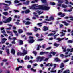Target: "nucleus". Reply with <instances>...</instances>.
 <instances>
[{
	"label": "nucleus",
	"instance_id": "1",
	"mask_svg": "<svg viewBox=\"0 0 73 73\" xmlns=\"http://www.w3.org/2000/svg\"><path fill=\"white\" fill-rule=\"evenodd\" d=\"M30 9H37L39 10L40 9H42L43 10H46L48 11L50 8V7L46 5H39L37 6V4H36L32 5V6L29 7Z\"/></svg>",
	"mask_w": 73,
	"mask_h": 73
},
{
	"label": "nucleus",
	"instance_id": "2",
	"mask_svg": "<svg viewBox=\"0 0 73 73\" xmlns=\"http://www.w3.org/2000/svg\"><path fill=\"white\" fill-rule=\"evenodd\" d=\"M73 48H72L71 49H67V50H66L65 49H64L63 50V52H66L65 53V54H68V53H69V52H73Z\"/></svg>",
	"mask_w": 73,
	"mask_h": 73
},
{
	"label": "nucleus",
	"instance_id": "3",
	"mask_svg": "<svg viewBox=\"0 0 73 73\" xmlns=\"http://www.w3.org/2000/svg\"><path fill=\"white\" fill-rule=\"evenodd\" d=\"M44 58H45L44 57H38L36 58V61L38 62L39 60L40 62H41V61Z\"/></svg>",
	"mask_w": 73,
	"mask_h": 73
},
{
	"label": "nucleus",
	"instance_id": "4",
	"mask_svg": "<svg viewBox=\"0 0 73 73\" xmlns=\"http://www.w3.org/2000/svg\"><path fill=\"white\" fill-rule=\"evenodd\" d=\"M30 41L29 43H33L35 42V40H33V37L32 36H30L29 37Z\"/></svg>",
	"mask_w": 73,
	"mask_h": 73
},
{
	"label": "nucleus",
	"instance_id": "5",
	"mask_svg": "<svg viewBox=\"0 0 73 73\" xmlns=\"http://www.w3.org/2000/svg\"><path fill=\"white\" fill-rule=\"evenodd\" d=\"M53 65L54 66V68H52L51 70V72H52V73H55V72H56V70H55V71H53V70L54 69V68H56L57 64H53Z\"/></svg>",
	"mask_w": 73,
	"mask_h": 73
},
{
	"label": "nucleus",
	"instance_id": "6",
	"mask_svg": "<svg viewBox=\"0 0 73 73\" xmlns=\"http://www.w3.org/2000/svg\"><path fill=\"white\" fill-rule=\"evenodd\" d=\"M11 20H12V18L11 17H10L7 19V20L3 21V22L4 23H8V22H10V21H11Z\"/></svg>",
	"mask_w": 73,
	"mask_h": 73
},
{
	"label": "nucleus",
	"instance_id": "7",
	"mask_svg": "<svg viewBox=\"0 0 73 73\" xmlns=\"http://www.w3.org/2000/svg\"><path fill=\"white\" fill-rule=\"evenodd\" d=\"M23 53H22V56H24L25 55H26L27 54V50H23Z\"/></svg>",
	"mask_w": 73,
	"mask_h": 73
},
{
	"label": "nucleus",
	"instance_id": "8",
	"mask_svg": "<svg viewBox=\"0 0 73 73\" xmlns=\"http://www.w3.org/2000/svg\"><path fill=\"white\" fill-rule=\"evenodd\" d=\"M1 42H0V44H4L5 42V41L7 40L5 38H3L1 39Z\"/></svg>",
	"mask_w": 73,
	"mask_h": 73
},
{
	"label": "nucleus",
	"instance_id": "9",
	"mask_svg": "<svg viewBox=\"0 0 73 73\" xmlns=\"http://www.w3.org/2000/svg\"><path fill=\"white\" fill-rule=\"evenodd\" d=\"M62 32H60V33H62V34L61 35V36L62 37V36H64L65 35V33H63V32H66V30H62Z\"/></svg>",
	"mask_w": 73,
	"mask_h": 73
},
{
	"label": "nucleus",
	"instance_id": "10",
	"mask_svg": "<svg viewBox=\"0 0 73 73\" xmlns=\"http://www.w3.org/2000/svg\"><path fill=\"white\" fill-rule=\"evenodd\" d=\"M64 39H65V40H67L68 39V38H66V39L65 38H62V39H61L60 38H57L56 39V40H58V41H61L62 40H63Z\"/></svg>",
	"mask_w": 73,
	"mask_h": 73
},
{
	"label": "nucleus",
	"instance_id": "11",
	"mask_svg": "<svg viewBox=\"0 0 73 73\" xmlns=\"http://www.w3.org/2000/svg\"><path fill=\"white\" fill-rule=\"evenodd\" d=\"M54 20V18H53V17L52 16L51 17H50V18L49 19H45V21H50V20Z\"/></svg>",
	"mask_w": 73,
	"mask_h": 73
},
{
	"label": "nucleus",
	"instance_id": "12",
	"mask_svg": "<svg viewBox=\"0 0 73 73\" xmlns=\"http://www.w3.org/2000/svg\"><path fill=\"white\" fill-rule=\"evenodd\" d=\"M62 23H64V25H65L66 26H68V25H69V23H66V22L64 21H62Z\"/></svg>",
	"mask_w": 73,
	"mask_h": 73
},
{
	"label": "nucleus",
	"instance_id": "13",
	"mask_svg": "<svg viewBox=\"0 0 73 73\" xmlns=\"http://www.w3.org/2000/svg\"><path fill=\"white\" fill-rule=\"evenodd\" d=\"M68 18H70V20H73V17H65V19H68Z\"/></svg>",
	"mask_w": 73,
	"mask_h": 73
},
{
	"label": "nucleus",
	"instance_id": "14",
	"mask_svg": "<svg viewBox=\"0 0 73 73\" xmlns=\"http://www.w3.org/2000/svg\"><path fill=\"white\" fill-rule=\"evenodd\" d=\"M52 32H53L54 33H52L48 34V36H54V35H55V33H56V32L55 31H52Z\"/></svg>",
	"mask_w": 73,
	"mask_h": 73
},
{
	"label": "nucleus",
	"instance_id": "15",
	"mask_svg": "<svg viewBox=\"0 0 73 73\" xmlns=\"http://www.w3.org/2000/svg\"><path fill=\"white\" fill-rule=\"evenodd\" d=\"M17 60L18 62H19L20 63H23V62H24L23 60H20V59H17Z\"/></svg>",
	"mask_w": 73,
	"mask_h": 73
},
{
	"label": "nucleus",
	"instance_id": "16",
	"mask_svg": "<svg viewBox=\"0 0 73 73\" xmlns=\"http://www.w3.org/2000/svg\"><path fill=\"white\" fill-rule=\"evenodd\" d=\"M44 29H43V31H47V30H48V28L46 27V26H44L43 27Z\"/></svg>",
	"mask_w": 73,
	"mask_h": 73
},
{
	"label": "nucleus",
	"instance_id": "17",
	"mask_svg": "<svg viewBox=\"0 0 73 73\" xmlns=\"http://www.w3.org/2000/svg\"><path fill=\"white\" fill-rule=\"evenodd\" d=\"M11 52L12 54H15V50L13 48L11 50Z\"/></svg>",
	"mask_w": 73,
	"mask_h": 73
},
{
	"label": "nucleus",
	"instance_id": "18",
	"mask_svg": "<svg viewBox=\"0 0 73 73\" xmlns=\"http://www.w3.org/2000/svg\"><path fill=\"white\" fill-rule=\"evenodd\" d=\"M5 5L6 6H9L10 5V4L8 5L5 3H0V5Z\"/></svg>",
	"mask_w": 73,
	"mask_h": 73
},
{
	"label": "nucleus",
	"instance_id": "19",
	"mask_svg": "<svg viewBox=\"0 0 73 73\" xmlns=\"http://www.w3.org/2000/svg\"><path fill=\"white\" fill-rule=\"evenodd\" d=\"M62 8H67V5L63 4L62 5Z\"/></svg>",
	"mask_w": 73,
	"mask_h": 73
},
{
	"label": "nucleus",
	"instance_id": "20",
	"mask_svg": "<svg viewBox=\"0 0 73 73\" xmlns=\"http://www.w3.org/2000/svg\"><path fill=\"white\" fill-rule=\"evenodd\" d=\"M54 60L56 62H57L58 61H60V60L58 59V58H55Z\"/></svg>",
	"mask_w": 73,
	"mask_h": 73
},
{
	"label": "nucleus",
	"instance_id": "21",
	"mask_svg": "<svg viewBox=\"0 0 73 73\" xmlns=\"http://www.w3.org/2000/svg\"><path fill=\"white\" fill-rule=\"evenodd\" d=\"M3 14L5 15V16H7L8 15V12H3L2 13Z\"/></svg>",
	"mask_w": 73,
	"mask_h": 73
},
{
	"label": "nucleus",
	"instance_id": "22",
	"mask_svg": "<svg viewBox=\"0 0 73 73\" xmlns=\"http://www.w3.org/2000/svg\"><path fill=\"white\" fill-rule=\"evenodd\" d=\"M29 3V1H27L26 2H24L23 3L24 4H25V5H28V4Z\"/></svg>",
	"mask_w": 73,
	"mask_h": 73
},
{
	"label": "nucleus",
	"instance_id": "23",
	"mask_svg": "<svg viewBox=\"0 0 73 73\" xmlns=\"http://www.w3.org/2000/svg\"><path fill=\"white\" fill-rule=\"evenodd\" d=\"M64 64L63 63H62L60 65V67L61 68H64Z\"/></svg>",
	"mask_w": 73,
	"mask_h": 73
},
{
	"label": "nucleus",
	"instance_id": "24",
	"mask_svg": "<svg viewBox=\"0 0 73 73\" xmlns=\"http://www.w3.org/2000/svg\"><path fill=\"white\" fill-rule=\"evenodd\" d=\"M27 60H29V56H26L25 57L24 59L25 60H27Z\"/></svg>",
	"mask_w": 73,
	"mask_h": 73
},
{
	"label": "nucleus",
	"instance_id": "25",
	"mask_svg": "<svg viewBox=\"0 0 73 73\" xmlns=\"http://www.w3.org/2000/svg\"><path fill=\"white\" fill-rule=\"evenodd\" d=\"M36 12L38 13L39 15H41V14H42V13H43V12H41V11H39V10L37 11H36Z\"/></svg>",
	"mask_w": 73,
	"mask_h": 73
},
{
	"label": "nucleus",
	"instance_id": "26",
	"mask_svg": "<svg viewBox=\"0 0 73 73\" xmlns=\"http://www.w3.org/2000/svg\"><path fill=\"white\" fill-rule=\"evenodd\" d=\"M18 32L19 33H23V31L21 29H19L18 30Z\"/></svg>",
	"mask_w": 73,
	"mask_h": 73
},
{
	"label": "nucleus",
	"instance_id": "27",
	"mask_svg": "<svg viewBox=\"0 0 73 73\" xmlns=\"http://www.w3.org/2000/svg\"><path fill=\"white\" fill-rule=\"evenodd\" d=\"M5 2L7 3H8V4H12V2H11V1H5Z\"/></svg>",
	"mask_w": 73,
	"mask_h": 73
},
{
	"label": "nucleus",
	"instance_id": "28",
	"mask_svg": "<svg viewBox=\"0 0 73 73\" xmlns=\"http://www.w3.org/2000/svg\"><path fill=\"white\" fill-rule=\"evenodd\" d=\"M17 55L18 56H23V54L22 53L18 52L17 53Z\"/></svg>",
	"mask_w": 73,
	"mask_h": 73
},
{
	"label": "nucleus",
	"instance_id": "29",
	"mask_svg": "<svg viewBox=\"0 0 73 73\" xmlns=\"http://www.w3.org/2000/svg\"><path fill=\"white\" fill-rule=\"evenodd\" d=\"M42 23H39L37 24V25H38L39 26V27H41V26H42Z\"/></svg>",
	"mask_w": 73,
	"mask_h": 73
},
{
	"label": "nucleus",
	"instance_id": "30",
	"mask_svg": "<svg viewBox=\"0 0 73 73\" xmlns=\"http://www.w3.org/2000/svg\"><path fill=\"white\" fill-rule=\"evenodd\" d=\"M56 3H55L54 2H50V4L51 5H54Z\"/></svg>",
	"mask_w": 73,
	"mask_h": 73
},
{
	"label": "nucleus",
	"instance_id": "31",
	"mask_svg": "<svg viewBox=\"0 0 73 73\" xmlns=\"http://www.w3.org/2000/svg\"><path fill=\"white\" fill-rule=\"evenodd\" d=\"M72 53L69 54V55H65L64 57L66 58L68 57H70V55H72Z\"/></svg>",
	"mask_w": 73,
	"mask_h": 73
},
{
	"label": "nucleus",
	"instance_id": "32",
	"mask_svg": "<svg viewBox=\"0 0 73 73\" xmlns=\"http://www.w3.org/2000/svg\"><path fill=\"white\" fill-rule=\"evenodd\" d=\"M34 28L35 29L34 30V31L35 32H37V30H38V29L35 26L34 27Z\"/></svg>",
	"mask_w": 73,
	"mask_h": 73
},
{
	"label": "nucleus",
	"instance_id": "33",
	"mask_svg": "<svg viewBox=\"0 0 73 73\" xmlns=\"http://www.w3.org/2000/svg\"><path fill=\"white\" fill-rule=\"evenodd\" d=\"M31 71H33V72H35L36 71V70L32 68H31Z\"/></svg>",
	"mask_w": 73,
	"mask_h": 73
},
{
	"label": "nucleus",
	"instance_id": "34",
	"mask_svg": "<svg viewBox=\"0 0 73 73\" xmlns=\"http://www.w3.org/2000/svg\"><path fill=\"white\" fill-rule=\"evenodd\" d=\"M64 68L63 69H62V70H59L58 72V73H61L62 72V71L64 69Z\"/></svg>",
	"mask_w": 73,
	"mask_h": 73
},
{
	"label": "nucleus",
	"instance_id": "35",
	"mask_svg": "<svg viewBox=\"0 0 73 73\" xmlns=\"http://www.w3.org/2000/svg\"><path fill=\"white\" fill-rule=\"evenodd\" d=\"M31 24V22L29 21H27L25 23L26 25H29Z\"/></svg>",
	"mask_w": 73,
	"mask_h": 73
},
{
	"label": "nucleus",
	"instance_id": "36",
	"mask_svg": "<svg viewBox=\"0 0 73 73\" xmlns=\"http://www.w3.org/2000/svg\"><path fill=\"white\" fill-rule=\"evenodd\" d=\"M25 13H29L30 11L29 10H27L25 11Z\"/></svg>",
	"mask_w": 73,
	"mask_h": 73
},
{
	"label": "nucleus",
	"instance_id": "37",
	"mask_svg": "<svg viewBox=\"0 0 73 73\" xmlns=\"http://www.w3.org/2000/svg\"><path fill=\"white\" fill-rule=\"evenodd\" d=\"M41 1L43 3H45L47 2V1L46 0H41Z\"/></svg>",
	"mask_w": 73,
	"mask_h": 73
},
{
	"label": "nucleus",
	"instance_id": "38",
	"mask_svg": "<svg viewBox=\"0 0 73 73\" xmlns=\"http://www.w3.org/2000/svg\"><path fill=\"white\" fill-rule=\"evenodd\" d=\"M57 0V1H58L59 3H62V0Z\"/></svg>",
	"mask_w": 73,
	"mask_h": 73
},
{
	"label": "nucleus",
	"instance_id": "39",
	"mask_svg": "<svg viewBox=\"0 0 73 73\" xmlns=\"http://www.w3.org/2000/svg\"><path fill=\"white\" fill-rule=\"evenodd\" d=\"M9 9V7H6V9H4V11H8Z\"/></svg>",
	"mask_w": 73,
	"mask_h": 73
},
{
	"label": "nucleus",
	"instance_id": "40",
	"mask_svg": "<svg viewBox=\"0 0 73 73\" xmlns=\"http://www.w3.org/2000/svg\"><path fill=\"white\" fill-rule=\"evenodd\" d=\"M19 3V1H18L17 0H16L14 1V3L15 4Z\"/></svg>",
	"mask_w": 73,
	"mask_h": 73
},
{
	"label": "nucleus",
	"instance_id": "41",
	"mask_svg": "<svg viewBox=\"0 0 73 73\" xmlns=\"http://www.w3.org/2000/svg\"><path fill=\"white\" fill-rule=\"evenodd\" d=\"M33 14H34V15L35 16L37 17H38V15H36V13L34 12L33 13Z\"/></svg>",
	"mask_w": 73,
	"mask_h": 73
},
{
	"label": "nucleus",
	"instance_id": "42",
	"mask_svg": "<svg viewBox=\"0 0 73 73\" xmlns=\"http://www.w3.org/2000/svg\"><path fill=\"white\" fill-rule=\"evenodd\" d=\"M33 53L35 56H36V54H37V52L36 51H33Z\"/></svg>",
	"mask_w": 73,
	"mask_h": 73
},
{
	"label": "nucleus",
	"instance_id": "43",
	"mask_svg": "<svg viewBox=\"0 0 73 73\" xmlns=\"http://www.w3.org/2000/svg\"><path fill=\"white\" fill-rule=\"evenodd\" d=\"M19 43H20V45H22L23 44V41L20 40H19Z\"/></svg>",
	"mask_w": 73,
	"mask_h": 73
},
{
	"label": "nucleus",
	"instance_id": "44",
	"mask_svg": "<svg viewBox=\"0 0 73 73\" xmlns=\"http://www.w3.org/2000/svg\"><path fill=\"white\" fill-rule=\"evenodd\" d=\"M6 52L8 54H9V49H7Z\"/></svg>",
	"mask_w": 73,
	"mask_h": 73
},
{
	"label": "nucleus",
	"instance_id": "45",
	"mask_svg": "<svg viewBox=\"0 0 73 73\" xmlns=\"http://www.w3.org/2000/svg\"><path fill=\"white\" fill-rule=\"evenodd\" d=\"M65 3L66 4H69V2L67 0H65Z\"/></svg>",
	"mask_w": 73,
	"mask_h": 73
},
{
	"label": "nucleus",
	"instance_id": "46",
	"mask_svg": "<svg viewBox=\"0 0 73 73\" xmlns=\"http://www.w3.org/2000/svg\"><path fill=\"white\" fill-rule=\"evenodd\" d=\"M54 45L56 46V47H57V46H59V44H57V43H55L54 44Z\"/></svg>",
	"mask_w": 73,
	"mask_h": 73
},
{
	"label": "nucleus",
	"instance_id": "47",
	"mask_svg": "<svg viewBox=\"0 0 73 73\" xmlns=\"http://www.w3.org/2000/svg\"><path fill=\"white\" fill-rule=\"evenodd\" d=\"M31 67V66L30 65H29L27 66V68L28 69H30Z\"/></svg>",
	"mask_w": 73,
	"mask_h": 73
},
{
	"label": "nucleus",
	"instance_id": "48",
	"mask_svg": "<svg viewBox=\"0 0 73 73\" xmlns=\"http://www.w3.org/2000/svg\"><path fill=\"white\" fill-rule=\"evenodd\" d=\"M69 61V59H67L63 61L65 63L66 62H68V61Z\"/></svg>",
	"mask_w": 73,
	"mask_h": 73
},
{
	"label": "nucleus",
	"instance_id": "49",
	"mask_svg": "<svg viewBox=\"0 0 73 73\" xmlns=\"http://www.w3.org/2000/svg\"><path fill=\"white\" fill-rule=\"evenodd\" d=\"M39 48H41V46H40L38 45V47L37 48V50H40Z\"/></svg>",
	"mask_w": 73,
	"mask_h": 73
},
{
	"label": "nucleus",
	"instance_id": "50",
	"mask_svg": "<svg viewBox=\"0 0 73 73\" xmlns=\"http://www.w3.org/2000/svg\"><path fill=\"white\" fill-rule=\"evenodd\" d=\"M27 33L28 35H32V33Z\"/></svg>",
	"mask_w": 73,
	"mask_h": 73
},
{
	"label": "nucleus",
	"instance_id": "51",
	"mask_svg": "<svg viewBox=\"0 0 73 73\" xmlns=\"http://www.w3.org/2000/svg\"><path fill=\"white\" fill-rule=\"evenodd\" d=\"M7 32L8 33H11V34L12 33V32L10 31H7Z\"/></svg>",
	"mask_w": 73,
	"mask_h": 73
},
{
	"label": "nucleus",
	"instance_id": "52",
	"mask_svg": "<svg viewBox=\"0 0 73 73\" xmlns=\"http://www.w3.org/2000/svg\"><path fill=\"white\" fill-rule=\"evenodd\" d=\"M72 9H73V7L71 8L70 9L68 10V12H71V11H72Z\"/></svg>",
	"mask_w": 73,
	"mask_h": 73
},
{
	"label": "nucleus",
	"instance_id": "53",
	"mask_svg": "<svg viewBox=\"0 0 73 73\" xmlns=\"http://www.w3.org/2000/svg\"><path fill=\"white\" fill-rule=\"evenodd\" d=\"M68 43H73V41L72 40H68Z\"/></svg>",
	"mask_w": 73,
	"mask_h": 73
},
{
	"label": "nucleus",
	"instance_id": "54",
	"mask_svg": "<svg viewBox=\"0 0 73 73\" xmlns=\"http://www.w3.org/2000/svg\"><path fill=\"white\" fill-rule=\"evenodd\" d=\"M20 18V17L19 16H17V15H15L14 17V18H18L19 19V18Z\"/></svg>",
	"mask_w": 73,
	"mask_h": 73
},
{
	"label": "nucleus",
	"instance_id": "55",
	"mask_svg": "<svg viewBox=\"0 0 73 73\" xmlns=\"http://www.w3.org/2000/svg\"><path fill=\"white\" fill-rule=\"evenodd\" d=\"M46 46V44H44L42 46V48H43V49H44Z\"/></svg>",
	"mask_w": 73,
	"mask_h": 73
},
{
	"label": "nucleus",
	"instance_id": "56",
	"mask_svg": "<svg viewBox=\"0 0 73 73\" xmlns=\"http://www.w3.org/2000/svg\"><path fill=\"white\" fill-rule=\"evenodd\" d=\"M43 40V39H40L37 40L38 41H42Z\"/></svg>",
	"mask_w": 73,
	"mask_h": 73
},
{
	"label": "nucleus",
	"instance_id": "57",
	"mask_svg": "<svg viewBox=\"0 0 73 73\" xmlns=\"http://www.w3.org/2000/svg\"><path fill=\"white\" fill-rule=\"evenodd\" d=\"M44 53L45 52H42L40 53V54L41 55H42V54H44Z\"/></svg>",
	"mask_w": 73,
	"mask_h": 73
},
{
	"label": "nucleus",
	"instance_id": "58",
	"mask_svg": "<svg viewBox=\"0 0 73 73\" xmlns=\"http://www.w3.org/2000/svg\"><path fill=\"white\" fill-rule=\"evenodd\" d=\"M58 6L59 7H61V4L60 3L58 4L57 5V7Z\"/></svg>",
	"mask_w": 73,
	"mask_h": 73
},
{
	"label": "nucleus",
	"instance_id": "59",
	"mask_svg": "<svg viewBox=\"0 0 73 73\" xmlns=\"http://www.w3.org/2000/svg\"><path fill=\"white\" fill-rule=\"evenodd\" d=\"M51 53L53 54V55H55L56 54V52H52Z\"/></svg>",
	"mask_w": 73,
	"mask_h": 73
},
{
	"label": "nucleus",
	"instance_id": "60",
	"mask_svg": "<svg viewBox=\"0 0 73 73\" xmlns=\"http://www.w3.org/2000/svg\"><path fill=\"white\" fill-rule=\"evenodd\" d=\"M1 32L2 33H3L4 34L6 33V32H5V31L4 30L3 31H1Z\"/></svg>",
	"mask_w": 73,
	"mask_h": 73
},
{
	"label": "nucleus",
	"instance_id": "61",
	"mask_svg": "<svg viewBox=\"0 0 73 73\" xmlns=\"http://www.w3.org/2000/svg\"><path fill=\"white\" fill-rule=\"evenodd\" d=\"M51 49V47H48L46 48V50H49V49Z\"/></svg>",
	"mask_w": 73,
	"mask_h": 73
},
{
	"label": "nucleus",
	"instance_id": "62",
	"mask_svg": "<svg viewBox=\"0 0 73 73\" xmlns=\"http://www.w3.org/2000/svg\"><path fill=\"white\" fill-rule=\"evenodd\" d=\"M48 59H49V58H46L44 60L45 61H47L48 60Z\"/></svg>",
	"mask_w": 73,
	"mask_h": 73
},
{
	"label": "nucleus",
	"instance_id": "63",
	"mask_svg": "<svg viewBox=\"0 0 73 73\" xmlns=\"http://www.w3.org/2000/svg\"><path fill=\"white\" fill-rule=\"evenodd\" d=\"M13 32H14V33H17V31L15 30H13Z\"/></svg>",
	"mask_w": 73,
	"mask_h": 73
},
{
	"label": "nucleus",
	"instance_id": "64",
	"mask_svg": "<svg viewBox=\"0 0 73 73\" xmlns=\"http://www.w3.org/2000/svg\"><path fill=\"white\" fill-rule=\"evenodd\" d=\"M12 44H15L16 42H15V40H14L12 42Z\"/></svg>",
	"mask_w": 73,
	"mask_h": 73
}]
</instances>
